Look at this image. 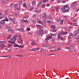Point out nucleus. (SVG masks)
Masks as SVG:
<instances>
[{
    "instance_id": "1",
    "label": "nucleus",
    "mask_w": 79,
    "mask_h": 79,
    "mask_svg": "<svg viewBox=\"0 0 79 79\" xmlns=\"http://www.w3.org/2000/svg\"><path fill=\"white\" fill-rule=\"evenodd\" d=\"M62 13H66L69 10V7H68V5H65L64 8H62Z\"/></svg>"
},
{
    "instance_id": "2",
    "label": "nucleus",
    "mask_w": 79,
    "mask_h": 79,
    "mask_svg": "<svg viewBox=\"0 0 79 79\" xmlns=\"http://www.w3.org/2000/svg\"><path fill=\"white\" fill-rule=\"evenodd\" d=\"M49 36H48L47 38L45 39V42L46 44L48 43V40H49L50 39H52V36H53V34L52 33L50 34H49Z\"/></svg>"
},
{
    "instance_id": "3",
    "label": "nucleus",
    "mask_w": 79,
    "mask_h": 79,
    "mask_svg": "<svg viewBox=\"0 0 79 79\" xmlns=\"http://www.w3.org/2000/svg\"><path fill=\"white\" fill-rule=\"evenodd\" d=\"M17 38V37H16V36L15 35L10 40L11 41H14L15 42L16 40V38Z\"/></svg>"
},
{
    "instance_id": "4",
    "label": "nucleus",
    "mask_w": 79,
    "mask_h": 79,
    "mask_svg": "<svg viewBox=\"0 0 79 79\" xmlns=\"http://www.w3.org/2000/svg\"><path fill=\"white\" fill-rule=\"evenodd\" d=\"M47 15H45V13H43L40 16V18H47Z\"/></svg>"
},
{
    "instance_id": "5",
    "label": "nucleus",
    "mask_w": 79,
    "mask_h": 79,
    "mask_svg": "<svg viewBox=\"0 0 79 79\" xmlns=\"http://www.w3.org/2000/svg\"><path fill=\"white\" fill-rule=\"evenodd\" d=\"M41 24L42 25H44V26H46V20H45V19L42 21Z\"/></svg>"
},
{
    "instance_id": "6",
    "label": "nucleus",
    "mask_w": 79,
    "mask_h": 79,
    "mask_svg": "<svg viewBox=\"0 0 79 79\" xmlns=\"http://www.w3.org/2000/svg\"><path fill=\"white\" fill-rule=\"evenodd\" d=\"M4 42V41H2L1 42H0V48H3V47H4V45H5V44H3V43Z\"/></svg>"
},
{
    "instance_id": "7",
    "label": "nucleus",
    "mask_w": 79,
    "mask_h": 79,
    "mask_svg": "<svg viewBox=\"0 0 79 79\" xmlns=\"http://www.w3.org/2000/svg\"><path fill=\"white\" fill-rule=\"evenodd\" d=\"M74 35H75V37L76 38L77 37L79 36V32L77 31H75L74 32Z\"/></svg>"
},
{
    "instance_id": "8",
    "label": "nucleus",
    "mask_w": 79,
    "mask_h": 79,
    "mask_svg": "<svg viewBox=\"0 0 79 79\" xmlns=\"http://www.w3.org/2000/svg\"><path fill=\"white\" fill-rule=\"evenodd\" d=\"M20 21H21V23H23L22 22L23 21V22H24V23H29V22L27 21V19H26V20H25L22 19V20H21Z\"/></svg>"
},
{
    "instance_id": "9",
    "label": "nucleus",
    "mask_w": 79,
    "mask_h": 79,
    "mask_svg": "<svg viewBox=\"0 0 79 79\" xmlns=\"http://www.w3.org/2000/svg\"><path fill=\"white\" fill-rule=\"evenodd\" d=\"M63 32H60V34H58V39L60 38V37H63L64 35Z\"/></svg>"
},
{
    "instance_id": "10",
    "label": "nucleus",
    "mask_w": 79,
    "mask_h": 79,
    "mask_svg": "<svg viewBox=\"0 0 79 79\" xmlns=\"http://www.w3.org/2000/svg\"><path fill=\"white\" fill-rule=\"evenodd\" d=\"M43 32H44V30L42 29H40L38 31V34L39 35H41L43 33Z\"/></svg>"
},
{
    "instance_id": "11",
    "label": "nucleus",
    "mask_w": 79,
    "mask_h": 79,
    "mask_svg": "<svg viewBox=\"0 0 79 79\" xmlns=\"http://www.w3.org/2000/svg\"><path fill=\"white\" fill-rule=\"evenodd\" d=\"M7 31L8 32H12L13 31V32H15V31L14 30H13L12 28H10L9 29H8Z\"/></svg>"
},
{
    "instance_id": "12",
    "label": "nucleus",
    "mask_w": 79,
    "mask_h": 79,
    "mask_svg": "<svg viewBox=\"0 0 79 79\" xmlns=\"http://www.w3.org/2000/svg\"><path fill=\"white\" fill-rule=\"evenodd\" d=\"M42 47H49V45L48 44H42Z\"/></svg>"
},
{
    "instance_id": "13",
    "label": "nucleus",
    "mask_w": 79,
    "mask_h": 79,
    "mask_svg": "<svg viewBox=\"0 0 79 79\" xmlns=\"http://www.w3.org/2000/svg\"><path fill=\"white\" fill-rule=\"evenodd\" d=\"M5 21L4 20H1L0 21V24H2L3 25H5Z\"/></svg>"
},
{
    "instance_id": "14",
    "label": "nucleus",
    "mask_w": 79,
    "mask_h": 79,
    "mask_svg": "<svg viewBox=\"0 0 79 79\" xmlns=\"http://www.w3.org/2000/svg\"><path fill=\"white\" fill-rule=\"evenodd\" d=\"M42 4H43V2H42V1L40 2L37 5V7H39V6H40V5H42Z\"/></svg>"
},
{
    "instance_id": "15",
    "label": "nucleus",
    "mask_w": 79,
    "mask_h": 79,
    "mask_svg": "<svg viewBox=\"0 0 79 79\" xmlns=\"http://www.w3.org/2000/svg\"><path fill=\"white\" fill-rule=\"evenodd\" d=\"M18 31L20 32H24V29L23 28H20L19 29H18Z\"/></svg>"
},
{
    "instance_id": "16",
    "label": "nucleus",
    "mask_w": 79,
    "mask_h": 79,
    "mask_svg": "<svg viewBox=\"0 0 79 79\" xmlns=\"http://www.w3.org/2000/svg\"><path fill=\"white\" fill-rule=\"evenodd\" d=\"M73 37H74L73 34H72V33H71L70 34V35L69 37V39H71V38H72Z\"/></svg>"
},
{
    "instance_id": "17",
    "label": "nucleus",
    "mask_w": 79,
    "mask_h": 79,
    "mask_svg": "<svg viewBox=\"0 0 79 79\" xmlns=\"http://www.w3.org/2000/svg\"><path fill=\"white\" fill-rule=\"evenodd\" d=\"M75 6L73 5V4H70V7L72 9H74Z\"/></svg>"
},
{
    "instance_id": "18",
    "label": "nucleus",
    "mask_w": 79,
    "mask_h": 79,
    "mask_svg": "<svg viewBox=\"0 0 79 79\" xmlns=\"http://www.w3.org/2000/svg\"><path fill=\"white\" fill-rule=\"evenodd\" d=\"M10 0H2V3H5L6 2H7V1H9Z\"/></svg>"
},
{
    "instance_id": "19",
    "label": "nucleus",
    "mask_w": 79,
    "mask_h": 79,
    "mask_svg": "<svg viewBox=\"0 0 79 79\" xmlns=\"http://www.w3.org/2000/svg\"><path fill=\"white\" fill-rule=\"evenodd\" d=\"M11 34H10L7 37V39H10L11 37Z\"/></svg>"
},
{
    "instance_id": "20",
    "label": "nucleus",
    "mask_w": 79,
    "mask_h": 79,
    "mask_svg": "<svg viewBox=\"0 0 79 79\" xmlns=\"http://www.w3.org/2000/svg\"><path fill=\"white\" fill-rule=\"evenodd\" d=\"M18 3L19 5H22V3H23V2L20 1L19 2H18Z\"/></svg>"
},
{
    "instance_id": "21",
    "label": "nucleus",
    "mask_w": 79,
    "mask_h": 79,
    "mask_svg": "<svg viewBox=\"0 0 79 79\" xmlns=\"http://www.w3.org/2000/svg\"><path fill=\"white\" fill-rule=\"evenodd\" d=\"M3 20L4 21H9V19H8L6 18Z\"/></svg>"
},
{
    "instance_id": "22",
    "label": "nucleus",
    "mask_w": 79,
    "mask_h": 79,
    "mask_svg": "<svg viewBox=\"0 0 79 79\" xmlns=\"http://www.w3.org/2000/svg\"><path fill=\"white\" fill-rule=\"evenodd\" d=\"M35 3H36V2H35V1H33L31 2V4H32V5L35 4Z\"/></svg>"
},
{
    "instance_id": "23",
    "label": "nucleus",
    "mask_w": 79,
    "mask_h": 79,
    "mask_svg": "<svg viewBox=\"0 0 79 79\" xmlns=\"http://www.w3.org/2000/svg\"><path fill=\"white\" fill-rule=\"evenodd\" d=\"M13 15L14 16H18V14H16L15 13H13Z\"/></svg>"
},
{
    "instance_id": "24",
    "label": "nucleus",
    "mask_w": 79,
    "mask_h": 79,
    "mask_svg": "<svg viewBox=\"0 0 79 79\" xmlns=\"http://www.w3.org/2000/svg\"><path fill=\"white\" fill-rule=\"evenodd\" d=\"M31 44L32 45H36V43H35V42H34L33 43H31Z\"/></svg>"
},
{
    "instance_id": "25",
    "label": "nucleus",
    "mask_w": 79,
    "mask_h": 79,
    "mask_svg": "<svg viewBox=\"0 0 79 79\" xmlns=\"http://www.w3.org/2000/svg\"><path fill=\"white\" fill-rule=\"evenodd\" d=\"M63 44V43H60L58 44V45H59V46H61V45H62Z\"/></svg>"
},
{
    "instance_id": "26",
    "label": "nucleus",
    "mask_w": 79,
    "mask_h": 79,
    "mask_svg": "<svg viewBox=\"0 0 79 79\" xmlns=\"http://www.w3.org/2000/svg\"><path fill=\"white\" fill-rule=\"evenodd\" d=\"M14 47H19V45L17 44H15L14 45Z\"/></svg>"
},
{
    "instance_id": "27",
    "label": "nucleus",
    "mask_w": 79,
    "mask_h": 79,
    "mask_svg": "<svg viewBox=\"0 0 79 79\" xmlns=\"http://www.w3.org/2000/svg\"><path fill=\"white\" fill-rule=\"evenodd\" d=\"M56 9L57 11H58L60 10V7H59V6H58L56 8Z\"/></svg>"
},
{
    "instance_id": "28",
    "label": "nucleus",
    "mask_w": 79,
    "mask_h": 79,
    "mask_svg": "<svg viewBox=\"0 0 79 79\" xmlns=\"http://www.w3.org/2000/svg\"><path fill=\"white\" fill-rule=\"evenodd\" d=\"M34 9V7L33 6H31V8L29 9V10H30V11H32V10H33V9Z\"/></svg>"
},
{
    "instance_id": "29",
    "label": "nucleus",
    "mask_w": 79,
    "mask_h": 79,
    "mask_svg": "<svg viewBox=\"0 0 79 79\" xmlns=\"http://www.w3.org/2000/svg\"><path fill=\"white\" fill-rule=\"evenodd\" d=\"M55 39L54 38H53L52 39V42H55Z\"/></svg>"
},
{
    "instance_id": "30",
    "label": "nucleus",
    "mask_w": 79,
    "mask_h": 79,
    "mask_svg": "<svg viewBox=\"0 0 79 79\" xmlns=\"http://www.w3.org/2000/svg\"><path fill=\"white\" fill-rule=\"evenodd\" d=\"M10 6L11 8H13V6H14V4H11Z\"/></svg>"
},
{
    "instance_id": "31",
    "label": "nucleus",
    "mask_w": 79,
    "mask_h": 79,
    "mask_svg": "<svg viewBox=\"0 0 79 79\" xmlns=\"http://www.w3.org/2000/svg\"><path fill=\"white\" fill-rule=\"evenodd\" d=\"M56 31H57L56 29H55V28L53 29L52 30V31L53 32H56Z\"/></svg>"
},
{
    "instance_id": "32",
    "label": "nucleus",
    "mask_w": 79,
    "mask_h": 79,
    "mask_svg": "<svg viewBox=\"0 0 79 79\" xmlns=\"http://www.w3.org/2000/svg\"><path fill=\"white\" fill-rule=\"evenodd\" d=\"M51 27H52V28H53V29H55V28H56V27L54 25L51 26Z\"/></svg>"
},
{
    "instance_id": "33",
    "label": "nucleus",
    "mask_w": 79,
    "mask_h": 79,
    "mask_svg": "<svg viewBox=\"0 0 79 79\" xmlns=\"http://www.w3.org/2000/svg\"><path fill=\"white\" fill-rule=\"evenodd\" d=\"M5 28L6 29H9L10 28V27L9 26H7Z\"/></svg>"
},
{
    "instance_id": "34",
    "label": "nucleus",
    "mask_w": 79,
    "mask_h": 79,
    "mask_svg": "<svg viewBox=\"0 0 79 79\" xmlns=\"http://www.w3.org/2000/svg\"><path fill=\"white\" fill-rule=\"evenodd\" d=\"M37 23H40V24H42V22H41V21H40V20H39L38 21H37Z\"/></svg>"
},
{
    "instance_id": "35",
    "label": "nucleus",
    "mask_w": 79,
    "mask_h": 79,
    "mask_svg": "<svg viewBox=\"0 0 79 79\" xmlns=\"http://www.w3.org/2000/svg\"><path fill=\"white\" fill-rule=\"evenodd\" d=\"M57 20L58 21H61V19L60 18H57Z\"/></svg>"
},
{
    "instance_id": "36",
    "label": "nucleus",
    "mask_w": 79,
    "mask_h": 79,
    "mask_svg": "<svg viewBox=\"0 0 79 79\" xmlns=\"http://www.w3.org/2000/svg\"><path fill=\"white\" fill-rule=\"evenodd\" d=\"M36 14H34L32 16L33 18H35V17H36Z\"/></svg>"
},
{
    "instance_id": "37",
    "label": "nucleus",
    "mask_w": 79,
    "mask_h": 79,
    "mask_svg": "<svg viewBox=\"0 0 79 79\" xmlns=\"http://www.w3.org/2000/svg\"><path fill=\"white\" fill-rule=\"evenodd\" d=\"M77 43H79V37H78V38H77Z\"/></svg>"
},
{
    "instance_id": "38",
    "label": "nucleus",
    "mask_w": 79,
    "mask_h": 79,
    "mask_svg": "<svg viewBox=\"0 0 79 79\" xmlns=\"http://www.w3.org/2000/svg\"><path fill=\"white\" fill-rule=\"evenodd\" d=\"M23 18H29V16L28 15H25L23 17Z\"/></svg>"
},
{
    "instance_id": "39",
    "label": "nucleus",
    "mask_w": 79,
    "mask_h": 79,
    "mask_svg": "<svg viewBox=\"0 0 79 79\" xmlns=\"http://www.w3.org/2000/svg\"><path fill=\"white\" fill-rule=\"evenodd\" d=\"M31 50V51H35L36 49L35 48H34L33 49H32L31 50Z\"/></svg>"
},
{
    "instance_id": "40",
    "label": "nucleus",
    "mask_w": 79,
    "mask_h": 79,
    "mask_svg": "<svg viewBox=\"0 0 79 79\" xmlns=\"http://www.w3.org/2000/svg\"><path fill=\"white\" fill-rule=\"evenodd\" d=\"M26 30L27 31H29L30 30V28L28 27L27 28Z\"/></svg>"
},
{
    "instance_id": "41",
    "label": "nucleus",
    "mask_w": 79,
    "mask_h": 79,
    "mask_svg": "<svg viewBox=\"0 0 79 79\" xmlns=\"http://www.w3.org/2000/svg\"><path fill=\"white\" fill-rule=\"evenodd\" d=\"M65 48H67V49H68L69 50H71V48L69 47H65Z\"/></svg>"
},
{
    "instance_id": "42",
    "label": "nucleus",
    "mask_w": 79,
    "mask_h": 79,
    "mask_svg": "<svg viewBox=\"0 0 79 79\" xmlns=\"http://www.w3.org/2000/svg\"><path fill=\"white\" fill-rule=\"evenodd\" d=\"M14 6H15V8H18V6L16 4H15L14 5Z\"/></svg>"
},
{
    "instance_id": "43",
    "label": "nucleus",
    "mask_w": 79,
    "mask_h": 79,
    "mask_svg": "<svg viewBox=\"0 0 79 79\" xmlns=\"http://www.w3.org/2000/svg\"><path fill=\"white\" fill-rule=\"evenodd\" d=\"M23 7H25V8H27V6H26V4H23Z\"/></svg>"
},
{
    "instance_id": "44",
    "label": "nucleus",
    "mask_w": 79,
    "mask_h": 79,
    "mask_svg": "<svg viewBox=\"0 0 79 79\" xmlns=\"http://www.w3.org/2000/svg\"><path fill=\"white\" fill-rule=\"evenodd\" d=\"M16 56H20V57H23V55H19Z\"/></svg>"
},
{
    "instance_id": "45",
    "label": "nucleus",
    "mask_w": 79,
    "mask_h": 79,
    "mask_svg": "<svg viewBox=\"0 0 79 79\" xmlns=\"http://www.w3.org/2000/svg\"><path fill=\"white\" fill-rule=\"evenodd\" d=\"M32 23H34V24L36 22H35V20H32Z\"/></svg>"
},
{
    "instance_id": "46",
    "label": "nucleus",
    "mask_w": 79,
    "mask_h": 79,
    "mask_svg": "<svg viewBox=\"0 0 79 79\" xmlns=\"http://www.w3.org/2000/svg\"><path fill=\"white\" fill-rule=\"evenodd\" d=\"M16 20V18H12V21H15Z\"/></svg>"
},
{
    "instance_id": "47",
    "label": "nucleus",
    "mask_w": 79,
    "mask_h": 79,
    "mask_svg": "<svg viewBox=\"0 0 79 79\" xmlns=\"http://www.w3.org/2000/svg\"><path fill=\"white\" fill-rule=\"evenodd\" d=\"M20 40L21 44H23V41L22 40L21 38L20 39Z\"/></svg>"
},
{
    "instance_id": "48",
    "label": "nucleus",
    "mask_w": 79,
    "mask_h": 79,
    "mask_svg": "<svg viewBox=\"0 0 79 79\" xmlns=\"http://www.w3.org/2000/svg\"><path fill=\"white\" fill-rule=\"evenodd\" d=\"M8 46L9 47H11L12 46V44H8Z\"/></svg>"
},
{
    "instance_id": "49",
    "label": "nucleus",
    "mask_w": 79,
    "mask_h": 79,
    "mask_svg": "<svg viewBox=\"0 0 79 79\" xmlns=\"http://www.w3.org/2000/svg\"><path fill=\"white\" fill-rule=\"evenodd\" d=\"M19 52L23 53V52H24V51H23V50H20L19 51Z\"/></svg>"
},
{
    "instance_id": "50",
    "label": "nucleus",
    "mask_w": 79,
    "mask_h": 79,
    "mask_svg": "<svg viewBox=\"0 0 79 79\" xmlns=\"http://www.w3.org/2000/svg\"><path fill=\"white\" fill-rule=\"evenodd\" d=\"M74 45H70L69 47H74Z\"/></svg>"
},
{
    "instance_id": "51",
    "label": "nucleus",
    "mask_w": 79,
    "mask_h": 79,
    "mask_svg": "<svg viewBox=\"0 0 79 79\" xmlns=\"http://www.w3.org/2000/svg\"><path fill=\"white\" fill-rule=\"evenodd\" d=\"M62 37L60 36V38L59 39H60L61 40H63V39Z\"/></svg>"
},
{
    "instance_id": "52",
    "label": "nucleus",
    "mask_w": 79,
    "mask_h": 79,
    "mask_svg": "<svg viewBox=\"0 0 79 79\" xmlns=\"http://www.w3.org/2000/svg\"><path fill=\"white\" fill-rule=\"evenodd\" d=\"M60 24H63V20H62L61 21Z\"/></svg>"
},
{
    "instance_id": "53",
    "label": "nucleus",
    "mask_w": 79,
    "mask_h": 79,
    "mask_svg": "<svg viewBox=\"0 0 79 79\" xmlns=\"http://www.w3.org/2000/svg\"><path fill=\"white\" fill-rule=\"evenodd\" d=\"M37 27H41V26L40 25H36Z\"/></svg>"
},
{
    "instance_id": "54",
    "label": "nucleus",
    "mask_w": 79,
    "mask_h": 79,
    "mask_svg": "<svg viewBox=\"0 0 79 79\" xmlns=\"http://www.w3.org/2000/svg\"><path fill=\"white\" fill-rule=\"evenodd\" d=\"M69 21L68 19H66L65 20V23H68Z\"/></svg>"
},
{
    "instance_id": "55",
    "label": "nucleus",
    "mask_w": 79,
    "mask_h": 79,
    "mask_svg": "<svg viewBox=\"0 0 79 79\" xmlns=\"http://www.w3.org/2000/svg\"><path fill=\"white\" fill-rule=\"evenodd\" d=\"M66 34H68V32H63V34H64V35H66Z\"/></svg>"
},
{
    "instance_id": "56",
    "label": "nucleus",
    "mask_w": 79,
    "mask_h": 79,
    "mask_svg": "<svg viewBox=\"0 0 79 79\" xmlns=\"http://www.w3.org/2000/svg\"><path fill=\"white\" fill-rule=\"evenodd\" d=\"M9 19H10V20H11V21H12V19H13V18L12 17H9Z\"/></svg>"
},
{
    "instance_id": "57",
    "label": "nucleus",
    "mask_w": 79,
    "mask_h": 79,
    "mask_svg": "<svg viewBox=\"0 0 79 79\" xmlns=\"http://www.w3.org/2000/svg\"><path fill=\"white\" fill-rule=\"evenodd\" d=\"M62 3H66V1H62Z\"/></svg>"
},
{
    "instance_id": "58",
    "label": "nucleus",
    "mask_w": 79,
    "mask_h": 79,
    "mask_svg": "<svg viewBox=\"0 0 79 79\" xmlns=\"http://www.w3.org/2000/svg\"><path fill=\"white\" fill-rule=\"evenodd\" d=\"M13 24H17V21L13 22Z\"/></svg>"
},
{
    "instance_id": "59",
    "label": "nucleus",
    "mask_w": 79,
    "mask_h": 79,
    "mask_svg": "<svg viewBox=\"0 0 79 79\" xmlns=\"http://www.w3.org/2000/svg\"><path fill=\"white\" fill-rule=\"evenodd\" d=\"M21 28H23V29H24V25H22L21 26Z\"/></svg>"
},
{
    "instance_id": "60",
    "label": "nucleus",
    "mask_w": 79,
    "mask_h": 79,
    "mask_svg": "<svg viewBox=\"0 0 79 79\" xmlns=\"http://www.w3.org/2000/svg\"><path fill=\"white\" fill-rule=\"evenodd\" d=\"M73 26H77V24H76V23H73Z\"/></svg>"
},
{
    "instance_id": "61",
    "label": "nucleus",
    "mask_w": 79,
    "mask_h": 79,
    "mask_svg": "<svg viewBox=\"0 0 79 79\" xmlns=\"http://www.w3.org/2000/svg\"><path fill=\"white\" fill-rule=\"evenodd\" d=\"M64 16V17H65V18H69V17L68 16V15H65Z\"/></svg>"
},
{
    "instance_id": "62",
    "label": "nucleus",
    "mask_w": 79,
    "mask_h": 79,
    "mask_svg": "<svg viewBox=\"0 0 79 79\" xmlns=\"http://www.w3.org/2000/svg\"><path fill=\"white\" fill-rule=\"evenodd\" d=\"M50 5V4H47L46 5V6H49Z\"/></svg>"
},
{
    "instance_id": "63",
    "label": "nucleus",
    "mask_w": 79,
    "mask_h": 79,
    "mask_svg": "<svg viewBox=\"0 0 79 79\" xmlns=\"http://www.w3.org/2000/svg\"><path fill=\"white\" fill-rule=\"evenodd\" d=\"M16 10V11H19V9L17 8L16 9H15Z\"/></svg>"
},
{
    "instance_id": "64",
    "label": "nucleus",
    "mask_w": 79,
    "mask_h": 79,
    "mask_svg": "<svg viewBox=\"0 0 79 79\" xmlns=\"http://www.w3.org/2000/svg\"><path fill=\"white\" fill-rule=\"evenodd\" d=\"M48 23H50L51 21H50V20H48L47 21Z\"/></svg>"
}]
</instances>
